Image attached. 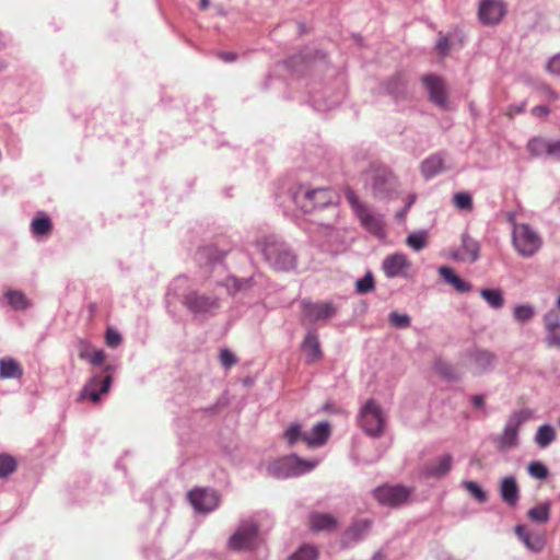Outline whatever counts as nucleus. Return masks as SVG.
Masks as SVG:
<instances>
[{
    "label": "nucleus",
    "instance_id": "obj_1",
    "mask_svg": "<svg viewBox=\"0 0 560 560\" xmlns=\"http://www.w3.org/2000/svg\"><path fill=\"white\" fill-rule=\"evenodd\" d=\"M255 247L265 262L277 272H291L298 268V254L278 235L271 234L257 238Z\"/></svg>",
    "mask_w": 560,
    "mask_h": 560
},
{
    "label": "nucleus",
    "instance_id": "obj_2",
    "mask_svg": "<svg viewBox=\"0 0 560 560\" xmlns=\"http://www.w3.org/2000/svg\"><path fill=\"white\" fill-rule=\"evenodd\" d=\"M345 196L361 226L376 238L384 240L386 237L385 215L361 201L350 188L346 190Z\"/></svg>",
    "mask_w": 560,
    "mask_h": 560
},
{
    "label": "nucleus",
    "instance_id": "obj_3",
    "mask_svg": "<svg viewBox=\"0 0 560 560\" xmlns=\"http://www.w3.org/2000/svg\"><path fill=\"white\" fill-rule=\"evenodd\" d=\"M294 203L304 212H312L317 209L331 207L334 218L338 217V195L328 187L305 189L300 187L292 194Z\"/></svg>",
    "mask_w": 560,
    "mask_h": 560
},
{
    "label": "nucleus",
    "instance_id": "obj_4",
    "mask_svg": "<svg viewBox=\"0 0 560 560\" xmlns=\"http://www.w3.org/2000/svg\"><path fill=\"white\" fill-rule=\"evenodd\" d=\"M316 462L306 460L296 455L284 456L268 464L267 472L277 479L298 477L312 471Z\"/></svg>",
    "mask_w": 560,
    "mask_h": 560
},
{
    "label": "nucleus",
    "instance_id": "obj_5",
    "mask_svg": "<svg viewBox=\"0 0 560 560\" xmlns=\"http://www.w3.org/2000/svg\"><path fill=\"white\" fill-rule=\"evenodd\" d=\"M532 417L529 409H522L511 413L505 422L502 433L494 439L499 450L506 451L518 445L520 428Z\"/></svg>",
    "mask_w": 560,
    "mask_h": 560
},
{
    "label": "nucleus",
    "instance_id": "obj_6",
    "mask_svg": "<svg viewBox=\"0 0 560 560\" xmlns=\"http://www.w3.org/2000/svg\"><path fill=\"white\" fill-rule=\"evenodd\" d=\"M512 243L516 252L523 257H532L542 244L539 234L527 223H514Z\"/></svg>",
    "mask_w": 560,
    "mask_h": 560
},
{
    "label": "nucleus",
    "instance_id": "obj_7",
    "mask_svg": "<svg viewBox=\"0 0 560 560\" xmlns=\"http://www.w3.org/2000/svg\"><path fill=\"white\" fill-rule=\"evenodd\" d=\"M369 186L374 198L390 200L397 195L398 182L388 168L378 167L371 171Z\"/></svg>",
    "mask_w": 560,
    "mask_h": 560
},
{
    "label": "nucleus",
    "instance_id": "obj_8",
    "mask_svg": "<svg viewBox=\"0 0 560 560\" xmlns=\"http://www.w3.org/2000/svg\"><path fill=\"white\" fill-rule=\"evenodd\" d=\"M359 424L370 436H380L385 428V417L381 406L373 399L368 400L360 409Z\"/></svg>",
    "mask_w": 560,
    "mask_h": 560
},
{
    "label": "nucleus",
    "instance_id": "obj_9",
    "mask_svg": "<svg viewBox=\"0 0 560 560\" xmlns=\"http://www.w3.org/2000/svg\"><path fill=\"white\" fill-rule=\"evenodd\" d=\"M258 532L259 525L254 517L242 520L228 541L229 548L234 551L252 549L258 540Z\"/></svg>",
    "mask_w": 560,
    "mask_h": 560
},
{
    "label": "nucleus",
    "instance_id": "obj_10",
    "mask_svg": "<svg viewBox=\"0 0 560 560\" xmlns=\"http://www.w3.org/2000/svg\"><path fill=\"white\" fill-rule=\"evenodd\" d=\"M183 304L196 316L212 315L220 307V300L213 295L189 292L184 296Z\"/></svg>",
    "mask_w": 560,
    "mask_h": 560
},
{
    "label": "nucleus",
    "instance_id": "obj_11",
    "mask_svg": "<svg viewBox=\"0 0 560 560\" xmlns=\"http://www.w3.org/2000/svg\"><path fill=\"white\" fill-rule=\"evenodd\" d=\"M373 497L382 505L397 508L407 502L410 497V490L400 485H383L373 490Z\"/></svg>",
    "mask_w": 560,
    "mask_h": 560
},
{
    "label": "nucleus",
    "instance_id": "obj_12",
    "mask_svg": "<svg viewBox=\"0 0 560 560\" xmlns=\"http://www.w3.org/2000/svg\"><path fill=\"white\" fill-rule=\"evenodd\" d=\"M113 383V376L110 374H106L104 376L100 374H95L90 377V380L85 383L83 388L80 392V399H89L90 401L96 404L100 401L101 396L105 395L109 392Z\"/></svg>",
    "mask_w": 560,
    "mask_h": 560
},
{
    "label": "nucleus",
    "instance_id": "obj_13",
    "mask_svg": "<svg viewBox=\"0 0 560 560\" xmlns=\"http://www.w3.org/2000/svg\"><path fill=\"white\" fill-rule=\"evenodd\" d=\"M425 88L429 101L441 109L448 108L447 92L444 80L436 74H427L421 78Z\"/></svg>",
    "mask_w": 560,
    "mask_h": 560
},
{
    "label": "nucleus",
    "instance_id": "obj_14",
    "mask_svg": "<svg viewBox=\"0 0 560 560\" xmlns=\"http://www.w3.org/2000/svg\"><path fill=\"white\" fill-rule=\"evenodd\" d=\"M373 521L370 518H357L342 533L340 546L342 549H349L362 541L371 530Z\"/></svg>",
    "mask_w": 560,
    "mask_h": 560
},
{
    "label": "nucleus",
    "instance_id": "obj_15",
    "mask_svg": "<svg viewBox=\"0 0 560 560\" xmlns=\"http://www.w3.org/2000/svg\"><path fill=\"white\" fill-rule=\"evenodd\" d=\"M187 497L194 510L199 513L212 512L219 505V495L214 490L196 488Z\"/></svg>",
    "mask_w": 560,
    "mask_h": 560
},
{
    "label": "nucleus",
    "instance_id": "obj_16",
    "mask_svg": "<svg viewBox=\"0 0 560 560\" xmlns=\"http://www.w3.org/2000/svg\"><path fill=\"white\" fill-rule=\"evenodd\" d=\"M506 13V7L502 0H481L478 7V18L486 26L501 22Z\"/></svg>",
    "mask_w": 560,
    "mask_h": 560
},
{
    "label": "nucleus",
    "instance_id": "obj_17",
    "mask_svg": "<svg viewBox=\"0 0 560 560\" xmlns=\"http://www.w3.org/2000/svg\"><path fill=\"white\" fill-rule=\"evenodd\" d=\"M450 257L454 260L474 264L480 257V244L477 240L472 238L468 233L462 234L460 247L453 250Z\"/></svg>",
    "mask_w": 560,
    "mask_h": 560
},
{
    "label": "nucleus",
    "instance_id": "obj_18",
    "mask_svg": "<svg viewBox=\"0 0 560 560\" xmlns=\"http://www.w3.org/2000/svg\"><path fill=\"white\" fill-rule=\"evenodd\" d=\"M302 311L305 318L311 323L332 318L337 314V308L332 303H314L311 301L302 302Z\"/></svg>",
    "mask_w": 560,
    "mask_h": 560
},
{
    "label": "nucleus",
    "instance_id": "obj_19",
    "mask_svg": "<svg viewBox=\"0 0 560 560\" xmlns=\"http://www.w3.org/2000/svg\"><path fill=\"white\" fill-rule=\"evenodd\" d=\"M545 342L550 348L560 349V317L553 310L548 311L544 317Z\"/></svg>",
    "mask_w": 560,
    "mask_h": 560
},
{
    "label": "nucleus",
    "instance_id": "obj_20",
    "mask_svg": "<svg viewBox=\"0 0 560 560\" xmlns=\"http://www.w3.org/2000/svg\"><path fill=\"white\" fill-rule=\"evenodd\" d=\"M514 533L529 551L539 553L545 549L546 537L544 534L528 530L524 525H516Z\"/></svg>",
    "mask_w": 560,
    "mask_h": 560
},
{
    "label": "nucleus",
    "instance_id": "obj_21",
    "mask_svg": "<svg viewBox=\"0 0 560 560\" xmlns=\"http://www.w3.org/2000/svg\"><path fill=\"white\" fill-rule=\"evenodd\" d=\"M338 526V518L330 513L312 512L308 515V528L313 533L332 532Z\"/></svg>",
    "mask_w": 560,
    "mask_h": 560
},
{
    "label": "nucleus",
    "instance_id": "obj_22",
    "mask_svg": "<svg viewBox=\"0 0 560 560\" xmlns=\"http://www.w3.org/2000/svg\"><path fill=\"white\" fill-rule=\"evenodd\" d=\"M468 358L475 364L477 373L481 374L493 369L497 357L489 350L475 348L468 351Z\"/></svg>",
    "mask_w": 560,
    "mask_h": 560
},
{
    "label": "nucleus",
    "instance_id": "obj_23",
    "mask_svg": "<svg viewBox=\"0 0 560 560\" xmlns=\"http://www.w3.org/2000/svg\"><path fill=\"white\" fill-rule=\"evenodd\" d=\"M408 267H410V261L407 256L401 253L389 255L383 260V270L388 278L401 276L404 270Z\"/></svg>",
    "mask_w": 560,
    "mask_h": 560
},
{
    "label": "nucleus",
    "instance_id": "obj_24",
    "mask_svg": "<svg viewBox=\"0 0 560 560\" xmlns=\"http://www.w3.org/2000/svg\"><path fill=\"white\" fill-rule=\"evenodd\" d=\"M331 429L327 421L316 423L310 432L304 435V442L310 447H318L324 445L330 436Z\"/></svg>",
    "mask_w": 560,
    "mask_h": 560
},
{
    "label": "nucleus",
    "instance_id": "obj_25",
    "mask_svg": "<svg viewBox=\"0 0 560 560\" xmlns=\"http://www.w3.org/2000/svg\"><path fill=\"white\" fill-rule=\"evenodd\" d=\"M453 457L450 454H444L439 457L434 463L428 465L423 474L425 477L440 479L447 475L452 469Z\"/></svg>",
    "mask_w": 560,
    "mask_h": 560
},
{
    "label": "nucleus",
    "instance_id": "obj_26",
    "mask_svg": "<svg viewBox=\"0 0 560 560\" xmlns=\"http://www.w3.org/2000/svg\"><path fill=\"white\" fill-rule=\"evenodd\" d=\"M439 275L445 283L453 287L458 293H467L471 290L470 282L462 279L457 276L453 268L447 266H441L438 269Z\"/></svg>",
    "mask_w": 560,
    "mask_h": 560
},
{
    "label": "nucleus",
    "instance_id": "obj_27",
    "mask_svg": "<svg viewBox=\"0 0 560 560\" xmlns=\"http://www.w3.org/2000/svg\"><path fill=\"white\" fill-rule=\"evenodd\" d=\"M500 494L508 505L514 506L520 500V489L514 477L509 476L502 479Z\"/></svg>",
    "mask_w": 560,
    "mask_h": 560
},
{
    "label": "nucleus",
    "instance_id": "obj_28",
    "mask_svg": "<svg viewBox=\"0 0 560 560\" xmlns=\"http://www.w3.org/2000/svg\"><path fill=\"white\" fill-rule=\"evenodd\" d=\"M384 91L395 101L404 100L407 96V80L401 73H397L384 83Z\"/></svg>",
    "mask_w": 560,
    "mask_h": 560
},
{
    "label": "nucleus",
    "instance_id": "obj_29",
    "mask_svg": "<svg viewBox=\"0 0 560 560\" xmlns=\"http://www.w3.org/2000/svg\"><path fill=\"white\" fill-rule=\"evenodd\" d=\"M301 348L306 353L308 362H314L322 358L320 345L315 330L307 331Z\"/></svg>",
    "mask_w": 560,
    "mask_h": 560
},
{
    "label": "nucleus",
    "instance_id": "obj_30",
    "mask_svg": "<svg viewBox=\"0 0 560 560\" xmlns=\"http://www.w3.org/2000/svg\"><path fill=\"white\" fill-rule=\"evenodd\" d=\"M444 171L442 153L431 155L421 163V173L425 179H431Z\"/></svg>",
    "mask_w": 560,
    "mask_h": 560
},
{
    "label": "nucleus",
    "instance_id": "obj_31",
    "mask_svg": "<svg viewBox=\"0 0 560 560\" xmlns=\"http://www.w3.org/2000/svg\"><path fill=\"white\" fill-rule=\"evenodd\" d=\"M4 299L7 303L14 311H26L32 306L31 301L27 296L20 290H8L4 292Z\"/></svg>",
    "mask_w": 560,
    "mask_h": 560
},
{
    "label": "nucleus",
    "instance_id": "obj_32",
    "mask_svg": "<svg viewBox=\"0 0 560 560\" xmlns=\"http://www.w3.org/2000/svg\"><path fill=\"white\" fill-rule=\"evenodd\" d=\"M23 375V369L20 363L12 358L0 359L1 378H20Z\"/></svg>",
    "mask_w": 560,
    "mask_h": 560
},
{
    "label": "nucleus",
    "instance_id": "obj_33",
    "mask_svg": "<svg viewBox=\"0 0 560 560\" xmlns=\"http://www.w3.org/2000/svg\"><path fill=\"white\" fill-rule=\"evenodd\" d=\"M223 285L226 288L229 294L234 295L248 290L253 285V277L238 279L234 276H230L224 281Z\"/></svg>",
    "mask_w": 560,
    "mask_h": 560
},
{
    "label": "nucleus",
    "instance_id": "obj_34",
    "mask_svg": "<svg viewBox=\"0 0 560 560\" xmlns=\"http://www.w3.org/2000/svg\"><path fill=\"white\" fill-rule=\"evenodd\" d=\"M556 440V431L550 424L538 427L534 441L540 448H546Z\"/></svg>",
    "mask_w": 560,
    "mask_h": 560
},
{
    "label": "nucleus",
    "instance_id": "obj_35",
    "mask_svg": "<svg viewBox=\"0 0 560 560\" xmlns=\"http://www.w3.org/2000/svg\"><path fill=\"white\" fill-rule=\"evenodd\" d=\"M550 502L538 504L527 512V517L536 523H546L550 518Z\"/></svg>",
    "mask_w": 560,
    "mask_h": 560
},
{
    "label": "nucleus",
    "instance_id": "obj_36",
    "mask_svg": "<svg viewBox=\"0 0 560 560\" xmlns=\"http://www.w3.org/2000/svg\"><path fill=\"white\" fill-rule=\"evenodd\" d=\"M480 295L494 310H500L504 305V298L499 289H482Z\"/></svg>",
    "mask_w": 560,
    "mask_h": 560
},
{
    "label": "nucleus",
    "instance_id": "obj_37",
    "mask_svg": "<svg viewBox=\"0 0 560 560\" xmlns=\"http://www.w3.org/2000/svg\"><path fill=\"white\" fill-rule=\"evenodd\" d=\"M535 316V308L529 304H518L513 308V318L520 324L530 322Z\"/></svg>",
    "mask_w": 560,
    "mask_h": 560
},
{
    "label": "nucleus",
    "instance_id": "obj_38",
    "mask_svg": "<svg viewBox=\"0 0 560 560\" xmlns=\"http://www.w3.org/2000/svg\"><path fill=\"white\" fill-rule=\"evenodd\" d=\"M318 550L313 545H302L294 553H292L289 560H317Z\"/></svg>",
    "mask_w": 560,
    "mask_h": 560
},
{
    "label": "nucleus",
    "instance_id": "obj_39",
    "mask_svg": "<svg viewBox=\"0 0 560 560\" xmlns=\"http://www.w3.org/2000/svg\"><path fill=\"white\" fill-rule=\"evenodd\" d=\"M427 235L424 230L413 232L408 235L406 243L413 250L420 252L427 246Z\"/></svg>",
    "mask_w": 560,
    "mask_h": 560
},
{
    "label": "nucleus",
    "instance_id": "obj_40",
    "mask_svg": "<svg viewBox=\"0 0 560 560\" xmlns=\"http://www.w3.org/2000/svg\"><path fill=\"white\" fill-rule=\"evenodd\" d=\"M306 432L302 431V427L300 423L294 422L291 423L288 429L284 431V439L289 445L295 444L298 441H304V435Z\"/></svg>",
    "mask_w": 560,
    "mask_h": 560
},
{
    "label": "nucleus",
    "instance_id": "obj_41",
    "mask_svg": "<svg viewBox=\"0 0 560 560\" xmlns=\"http://www.w3.org/2000/svg\"><path fill=\"white\" fill-rule=\"evenodd\" d=\"M550 141L542 138H533L527 143V150L536 156L547 154Z\"/></svg>",
    "mask_w": 560,
    "mask_h": 560
},
{
    "label": "nucleus",
    "instance_id": "obj_42",
    "mask_svg": "<svg viewBox=\"0 0 560 560\" xmlns=\"http://www.w3.org/2000/svg\"><path fill=\"white\" fill-rule=\"evenodd\" d=\"M375 289L374 277L371 271L355 281V292L358 294H366Z\"/></svg>",
    "mask_w": 560,
    "mask_h": 560
},
{
    "label": "nucleus",
    "instance_id": "obj_43",
    "mask_svg": "<svg viewBox=\"0 0 560 560\" xmlns=\"http://www.w3.org/2000/svg\"><path fill=\"white\" fill-rule=\"evenodd\" d=\"M462 486L474 497L479 503L488 500L486 491L476 482L470 480L463 481Z\"/></svg>",
    "mask_w": 560,
    "mask_h": 560
},
{
    "label": "nucleus",
    "instance_id": "obj_44",
    "mask_svg": "<svg viewBox=\"0 0 560 560\" xmlns=\"http://www.w3.org/2000/svg\"><path fill=\"white\" fill-rule=\"evenodd\" d=\"M453 203L456 209L463 211H470L472 209V198L470 194L466 191H459L454 194Z\"/></svg>",
    "mask_w": 560,
    "mask_h": 560
},
{
    "label": "nucleus",
    "instance_id": "obj_45",
    "mask_svg": "<svg viewBox=\"0 0 560 560\" xmlns=\"http://www.w3.org/2000/svg\"><path fill=\"white\" fill-rule=\"evenodd\" d=\"M16 469V460L8 454L0 455V478L10 476Z\"/></svg>",
    "mask_w": 560,
    "mask_h": 560
},
{
    "label": "nucleus",
    "instance_id": "obj_46",
    "mask_svg": "<svg viewBox=\"0 0 560 560\" xmlns=\"http://www.w3.org/2000/svg\"><path fill=\"white\" fill-rule=\"evenodd\" d=\"M31 225H32V232L35 235H45L52 228L51 221L47 217H38V218L33 219Z\"/></svg>",
    "mask_w": 560,
    "mask_h": 560
},
{
    "label": "nucleus",
    "instance_id": "obj_47",
    "mask_svg": "<svg viewBox=\"0 0 560 560\" xmlns=\"http://www.w3.org/2000/svg\"><path fill=\"white\" fill-rule=\"evenodd\" d=\"M389 323L396 328H407L411 324L410 316L407 314H399L397 312L389 313Z\"/></svg>",
    "mask_w": 560,
    "mask_h": 560
},
{
    "label": "nucleus",
    "instance_id": "obj_48",
    "mask_svg": "<svg viewBox=\"0 0 560 560\" xmlns=\"http://www.w3.org/2000/svg\"><path fill=\"white\" fill-rule=\"evenodd\" d=\"M527 469L528 474L537 479H545L548 476V469L541 462H530Z\"/></svg>",
    "mask_w": 560,
    "mask_h": 560
},
{
    "label": "nucleus",
    "instance_id": "obj_49",
    "mask_svg": "<svg viewBox=\"0 0 560 560\" xmlns=\"http://www.w3.org/2000/svg\"><path fill=\"white\" fill-rule=\"evenodd\" d=\"M106 345L110 348H116L121 343V335L115 329H107L105 335Z\"/></svg>",
    "mask_w": 560,
    "mask_h": 560
},
{
    "label": "nucleus",
    "instance_id": "obj_50",
    "mask_svg": "<svg viewBox=\"0 0 560 560\" xmlns=\"http://www.w3.org/2000/svg\"><path fill=\"white\" fill-rule=\"evenodd\" d=\"M220 362L225 369H229L236 363V357L229 349H223L220 351Z\"/></svg>",
    "mask_w": 560,
    "mask_h": 560
},
{
    "label": "nucleus",
    "instance_id": "obj_51",
    "mask_svg": "<svg viewBox=\"0 0 560 560\" xmlns=\"http://www.w3.org/2000/svg\"><path fill=\"white\" fill-rule=\"evenodd\" d=\"M546 70L553 75H560V52L549 58Z\"/></svg>",
    "mask_w": 560,
    "mask_h": 560
},
{
    "label": "nucleus",
    "instance_id": "obj_52",
    "mask_svg": "<svg viewBox=\"0 0 560 560\" xmlns=\"http://www.w3.org/2000/svg\"><path fill=\"white\" fill-rule=\"evenodd\" d=\"M435 48L440 55L446 56L452 48L450 38L441 35L436 42Z\"/></svg>",
    "mask_w": 560,
    "mask_h": 560
},
{
    "label": "nucleus",
    "instance_id": "obj_53",
    "mask_svg": "<svg viewBox=\"0 0 560 560\" xmlns=\"http://www.w3.org/2000/svg\"><path fill=\"white\" fill-rule=\"evenodd\" d=\"M88 360L92 365H102L105 360V353L103 350H95L88 355Z\"/></svg>",
    "mask_w": 560,
    "mask_h": 560
},
{
    "label": "nucleus",
    "instance_id": "obj_54",
    "mask_svg": "<svg viewBox=\"0 0 560 560\" xmlns=\"http://www.w3.org/2000/svg\"><path fill=\"white\" fill-rule=\"evenodd\" d=\"M335 230L334 222L316 223L314 231L322 233L325 236H330Z\"/></svg>",
    "mask_w": 560,
    "mask_h": 560
},
{
    "label": "nucleus",
    "instance_id": "obj_55",
    "mask_svg": "<svg viewBox=\"0 0 560 560\" xmlns=\"http://www.w3.org/2000/svg\"><path fill=\"white\" fill-rule=\"evenodd\" d=\"M416 201V195H409L405 207L396 213V219L401 221L405 219L408 210L412 207Z\"/></svg>",
    "mask_w": 560,
    "mask_h": 560
},
{
    "label": "nucleus",
    "instance_id": "obj_56",
    "mask_svg": "<svg viewBox=\"0 0 560 560\" xmlns=\"http://www.w3.org/2000/svg\"><path fill=\"white\" fill-rule=\"evenodd\" d=\"M547 155L560 161V141H550Z\"/></svg>",
    "mask_w": 560,
    "mask_h": 560
},
{
    "label": "nucleus",
    "instance_id": "obj_57",
    "mask_svg": "<svg viewBox=\"0 0 560 560\" xmlns=\"http://www.w3.org/2000/svg\"><path fill=\"white\" fill-rule=\"evenodd\" d=\"M532 114L537 117H544L550 114V109L545 105H538L532 109Z\"/></svg>",
    "mask_w": 560,
    "mask_h": 560
},
{
    "label": "nucleus",
    "instance_id": "obj_58",
    "mask_svg": "<svg viewBox=\"0 0 560 560\" xmlns=\"http://www.w3.org/2000/svg\"><path fill=\"white\" fill-rule=\"evenodd\" d=\"M540 91L544 96H546L549 100H557L558 94L547 84H542L540 88Z\"/></svg>",
    "mask_w": 560,
    "mask_h": 560
},
{
    "label": "nucleus",
    "instance_id": "obj_59",
    "mask_svg": "<svg viewBox=\"0 0 560 560\" xmlns=\"http://www.w3.org/2000/svg\"><path fill=\"white\" fill-rule=\"evenodd\" d=\"M525 108H526V103L522 102L520 104H512L509 107V110H510V113L522 114L525 112Z\"/></svg>",
    "mask_w": 560,
    "mask_h": 560
},
{
    "label": "nucleus",
    "instance_id": "obj_60",
    "mask_svg": "<svg viewBox=\"0 0 560 560\" xmlns=\"http://www.w3.org/2000/svg\"><path fill=\"white\" fill-rule=\"evenodd\" d=\"M471 404L475 407L480 408L485 405V397L482 395H474L471 397Z\"/></svg>",
    "mask_w": 560,
    "mask_h": 560
},
{
    "label": "nucleus",
    "instance_id": "obj_61",
    "mask_svg": "<svg viewBox=\"0 0 560 560\" xmlns=\"http://www.w3.org/2000/svg\"><path fill=\"white\" fill-rule=\"evenodd\" d=\"M220 58L226 62H232L236 59V55L233 52H221Z\"/></svg>",
    "mask_w": 560,
    "mask_h": 560
},
{
    "label": "nucleus",
    "instance_id": "obj_62",
    "mask_svg": "<svg viewBox=\"0 0 560 560\" xmlns=\"http://www.w3.org/2000/svg\"><path fill=\"white\" fill-rule=\"evenodd\" d=\"M439 371L441 374H443L445 377L447 378H452L453 376L451 375V373L448 372L450 368L447 365H439L438 366Z\"/></svg>",
    "mask_w": 560,
    "mask_h": 560
},
{
    "label": "nucleus",
    "instance_id": "obj_63",
    "mask_svg": "<svg viewBox=\"0 0 560 560\" xmlns=\"http://www.w3.org/2000/svg\"><path fill=\"white\" fill-rule=\"evenodd\" d=\"M373 560H382L383 559V553L381 551H376L374 555H373Z\"/></svg>",
    "mask_w": 560,
    "mask_h": 560
},
{
    "label": "nucleus",
    "instance_id": "obj_64",
    "mask_svg": "<svg viewBox=\"0 0 560 560\" xmlns=\"http://www.w3.org/2000/svg\"><path fill=\"white\" fill-rule=\"evenodd\" d=\"M209 0H200V8L202 10L207 9L209 7Z\"/></svg>",
    "mask_w": 560,
    "mask_h": 560
}]
</instances>
